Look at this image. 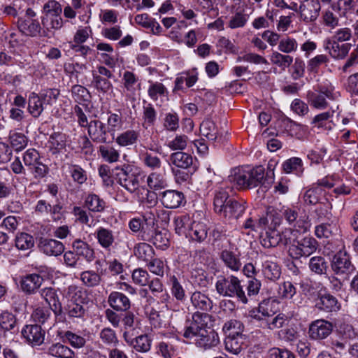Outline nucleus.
Masks as SVG:
<instances>
[{
  "mask_svg": "<svg viewBox=\"0 0 358 358\" xmlns=\"http://www.w3.org/2000/svg\"><path fill=\"white\" fill-rule=\"evenodd\" d=\"M60 94L57 89H46L39 94L31 92L28 97V112L34 117H39L47 106L56 103Z\"/></svg>",
  "mask_w": 358,
  "mask_h": 358,
  "instance_id": "f257e3e1",
  "label": "nucleus"
},
{
  "mask_svg": "<svg viewBox=\"0 0 358 358\" xmlns=\"http://www.w3.org/2000/svg\"><path fill=\"white\" fill-rule=\"evenodd\" d=\"M215 288L217 293L223 296L236 297L243 303L248 302L241 280L233 275L219 276L215 283Z\"/></svg>",
  "mask_w": 358,
  "mask_h": 358,
  "instance_id": "f03ea898",
  "label": "nucleus"
},
{
  "mask_svg": "<svg viewBox=\"0 0 358 358\" xmlns=\"http://www.w3.org/2000/svg\"><path fill=\"white\" fill-rule=\"evenodd\" d=\"M340 96L339 92L331 84L319 85L314 90H309L306 99L310 106L317 110L325 109L328 106L327 99L335 100Z\"/></svg>",
  "mask_w": 358,
  "mask_h": 358,
  "instance_id": "7ed1b4c3",
  "label": "nucleus"
},
{
  "mask_svg": "<svg viewBox=\"0 0 358 358\" xmlns=\"http://www.w3.org/2000/svg\"><path fill=\"white\" fill-rule=\"evenodd\" d=\"M300 208L298 206H282L280 210L286 222L293 227V231L304 234L308 231L310 224L306 215L299 216Z\"/></svg>",
  "mask_w": 358,
  "mask_h": 358,
  "instance_id": "20e7f679",
  "label": "nucleus"
},
{
  "mask_svg": "<svg viewBox=\"0 0 358 358\" xmlns=\"http://www.w3.org/2000/svg\"><path fill=\"white\" fill-rule=\"evenodd\" d=\"M36 15V13L31 8H27L24 16L18 18L17 27L24 35L30 37L43 36L42 24Z\"/></svg>",
  "mask_w": 358,
  "mask_h": 358,
  "instance_id": "39448f33",
  "label": "nucleus"
},
{
  "mask_svg": "<svg viewBox=\"0 0 358 358\" xmlns=\"http://www.w3.org/2000/svg\"><path fill=\"white\" fill-rule=\"evenodd\" d=\"M210 317L206 313H194L189 325L187 326L185 329L183 336L189 339H197L203 334H206V331L210 328L208 326V323L211 321Z\"/></svg>",
  "mask_w": 358,
  "mask_h": 358,
  "instance_id": "423d86ee",
  "label": "nucleus"
},
{
  "mask_svg": "<svg viewBox=\"0 0 358 358\" xmlns=\"http://www.w3.org/2000/svg\"><path fill=\"white\" fill-rule=\"evenodd\" d=\"M134 169L133 166L129 164L116 168L118 183L131 193L134 192L139 186V175Z\"/></svg>",
  "mask_w": 358,
  "mask_h": 358,
  "instance_id": "0eeeda50",
  "label": "nucleus"
},
{
  "mask_svg": "<svg viewBox=\"0 0 358 358\" xmlns=\"http://www.w3.org/2000/svg\"><path fill=\"white\" fill-rule=\"evenodd\" d=\"M291 245L289 248V255L296 259L302 257H309L317 248V241L313 237H304L301 241L294 242L292 238Z\"/></svg>",
  "mask_w": 358,
  "mask_h": 358,
  "instance_id": "6e6552de",
  "label": "nucleus"
},
{
  "mask_svg": "<svg viewBox=\"0 0 358 358\" xmlns=\"http://www.w3.org/2000/svg\"><path fill=\"white\" fill-rule=\"evenodd\" d=\"M292 233L291 229H286L280 234L275 229L270 228L261 236V244L266 248L275 247L279 244L287 245L292 243V237L289 236Z\"/></svg>",
  "mask_w": 358,
  "mask_h": 358,
  "instance_id": "1a4fd4ad",
  "label": "nucleus"
},
{
  "mask_svg": "<svg viewBox=\"0 0 358 358\" xmlns=\"http://www.w3.org/2000/svg\"><path fill=\"white\" fill-rule=\"evenodd\" d=\"M23 161L36 178H43L48 172V166L40 161V155L35 149L27 150L24 153Z\"/></svg>",
  "mask_w": 358,
  "mask_h": 358,
  "instance_id": "9d476101",
  "label": "nucleus"
},
{
  "mask_svg": "<svg viewBox=\"0 0 358 358\" xmlns=\"http://www.w3.org/2000/svg\"><path fill=\"white\" fill-rule=\"evenodd\" d=\"M332 331L331 322L325 320H316L310 324L308 334L311 340L319 341L327 338Z\"/></svg>",
  "mask_w": 358,
  "mask_h": 358,
  "instance_id": "9b49d317",
  "label": "nucleus"
},
{
  "mask_svg": "<svg viewBox=\"0 0 358 358\" xmlns=\"http://www.w3.org/2000/svg\"><path fill=\"white\" fill-rule=\"evenodd\" d=\"M159 215L157 210H152L144 213L141 218V237L143 241L150 240L152 234L155 232L157 227L156 216Z\"/></svg>",
  "mask_w": 358,
  "mask_h": 358,
  "instance_id": "f8f14e48",
  "label": "nucleus"
},
{
  "mask_svg": "<svg viewBox=\"0 0 358 358\" xmlns=\"http://www.w3.org/2000/svg\"><path fill=\"white\" fill-rule=\"evenodd\" d=\"M150 324L156 329L167 328L171 324V312L166 307L159 311L152 308L147 312Z\"/></svg>",
  "mask_w": 358,
  "mask_h": 358,
  "instance_id": "ddd939ff",
  "label": "nucleus"
},
{
  "mask_svg": "<svg viewBox=\"0 0 358 358\" xmlns=\"http://www.w3.org/2000/svg\"><path fill=\"white\" fill-rule=\"evenodd\" d=\"M331 268L337 275H348L355 268L352 264L349 256L345 252L339 251L333 257Z\"/></svg>",
  "mask_w": 358,
  "mask_h": 358,
  "instance_id": "4468645a",
  "label": "nucleus"
},
{
  "mask_svg": "<svg viewBox=\"0 0 358 358\" xmlns=\"http://www.w3.org/2000/svg\"><path fill=\"white\" fill-rule=\"evenodd\" d=\"M90 138L96 143H106L108 140V131L105 124L99 120H91L86 127Z\"/></svg>",
  "mask_w": 358,
  "mask_h": 358,
  "instance_id": "2eb2a0df",
  "label": "nucleus"
},
{
  "mask_svg": "<svg viewBox=\"0 0 358 358\" xmlns=\"http://www.w3.org/2000/svg\"><path fill=\"white\" fill-rule=\"evenodd\" d=\"M320 8L318 0H304L299 7L301 20L305 22L315 21L319 16Z\"/></svg>",
  "mask_w": 358,
  "mask_h": 358,
  "instance_id": "dca6fc26",
  "label": "nucleus"
},
{
  "mask_svg": "<svg viewBox=\"0 0 358 358\" xmlns=\"http://www.w3.org/2000/svg\"><path fill=\"white\" fill-rule=\"evenodd\" d=\"M27 341L32 346L41 345L45 339V331L39 325H27L22 331Z\"/></svg>",
  "mask_w": 358,
  "mask_h": 358,
  "instance_id": "f3484780",
  "label": "nucleus"
},
{
  "mask_svg": "<svg viewBox=\"0 0 358 358\" xmlns=\"http://www.w3.org/2000/svg\"><path fill=\"white\" fill-rule=\"evenodd\" d=\"M245 210L244 202L231 198L217 214L229 219H237L243 214Z\"/></svg>",
  "mask_w": 358,
  "mask_h": 358,
  "instance_id": "a211bd4d",
  "label": "nucleus"
},
{
  "mask_svg": "<svg viewBox=\"0 0 358 358\" xmlns=\"http://www.w3.org/2000/svg\"><path fill=\"white\" fill-rule=\"evenodd\" d=\"M228 178L229 182L237 189L249 188L248 166L236 167L233 169Z\"/></svg>",
  "mask_w": 358,
  "mask_h": 358,
  "instance_id": "6ab92c4d",
  "label": "nucleus"
},
{
  "mask_svg": "<svg viewBox=\"0 0 358 358\" xmlns=\"http://www.w3.org/2000/svg\"><path fill=\"white\" fill-rule=\"evenodd\" d=\"M41 297L49 305L50 308L57 315L62 312V306L57 291L52 287H45L41 290Z\"/></svg>",
  "mask_w": 358,
  "mask_h": 358,
  "instance_id": "aec40b11",
  "label": "nucleus"
},
{
  "mask_svg": "<svg viewBox=\"0 0 358 358\" xmlns=\"http://www.w3.org/2000/svg\"><path fill=\"white\" fill-rule=\"evenodd\" d=\"M41 24L43 27V36H50L54 34L55 31L63 27V20L61 15H42Z\"/></svg>",
  "mask_w": 358,
  "mask_h": 358,
  "instance_id": "412c9836",
  "label": "nucleus"
},
{
  "mask_svg": "<svg viewBox=\"0 0 358 358\" xmlns=\"http://www.w3.org/2000/svg\"><path fill=\"white\" fill-rule=\"evenodd\" d=\"M220 343L218 334L211 328L206 331V334L195 339L196 346L203 350L214 349L219 345Z\"/></svg>",
  "mask_w": 358,
  "mask_h": 358,
  "instance_id": "4be33fe9",
  "label": "nucleus"
},
{
  "mask_svg": "<svg viewBox=\"0 0 358 358\" xmlns=\"http://www.w3.org/2000/svg\"><path fill=\"white\" fill-rule=\"evenodd\" d=\"M229 187L225 182H222L213 192V207L214 210L217 213L221 211L224 206L231 198L229 197L228 189Z\"/></svg>",
  "mask_w": 358,
  "mask_h": 358,
  "instance_id": "5701e85b",
  "label": "nucleus"
},
{
  "mask_svg": "<svg viewBox=\"0 0 358 358\" xmlns=\"http://www.w3.org/2000/svg\"><path fill=\"white\" fill-rule=\"evenodd\" d=\"M208 230V228L206 223L193 221L188 229L187 237L196 243H201L206 239Z\"/></svg>",
  "mask_w": 358,
  "mask_h": 358,
  "instance_id": "b1692460",
  "label": "nucleus"
},
{
  "mask_svg": "<svg viewBox=\"0 0 358 358\" xmlns=\"http://www.w3.org/2000/svg\"><path fill=\"white\" fill-rule=\"evenodd\" d=\"M38 247L43 253L48 256L60 255L64 250V244L55 239H43Z\"/></svg>",
  "mask_w": 358,
  "mask_h": 358,
  "instance_id": "393cba45",
  "label": "nucleus"
},
{
  "mask_svg": "<svg viewBox=\"0 0 358 358\" xmlns=\"http://www.w3.org/2000/svg\"><path fill=\"white\" fill-rule=\"evenodd\" d=\"M352 45L350 43L339 44V42L328 41L324 46L329 55L334 59H344L348 54Z\"/></svg>",
  "mask_w": 358,
  "mask_h": 358,
  "instance_id": "a878e982",
  "label": "nucleus"
},
{
  "mask_svg": "<svg viewBox=\"0 0 358 358\" xmlns=\"http://www.w3.org/2000/svg\"><path fill=\"white\" fill-rule=\"evenodd\" d=\"M126 342L138 352L146 353L151 349L152 339L147 334L136 336L134 338L127 339L126 334H124Z\"/></svg>",
  "mask_w": 358,
  "mask_h": 358,
  "instance_id": "bb28decb",
  "label": "nucleus"
},
{
  "mask_svg": "<svg viewBox=\"0 0 358 358\" xmlns=\"http://www.w3.org/2000/svg\"><path fill=\"white\" fill-rule=\"evenodd\" d=\"M108 302L110 307L117 311H127L131 306L129 298L119 292H111L108 296Z\"/></svg>",
  "mask_w": 358,
  "mask_h": 358,
  "instance_id": "cd10ccee",
  "label": "nucleus"
},
{
  "mask_svg": "<svg viewBox=\"0 0 358 358\" xmlns=\"http://www.w3.org/2000/svg\"><path fill=\"white\" fill-rule=\"evenodd\" d=\"M183 200V194L176 190H166L162 193L161 201L164 206L167 208L179 207Z\"/></svg>",
  "mask_w": 358,
  "mask_h": 358,
  "instance_id": "c85d7f7f",
  "label": "nucleus"
},
{
  "mask_svg": "<svg viewBox=\"0 0 358 358\" xmlns=\"http://www.w3.org/2000/svg\"><path fill=\"white\" fill-rule=\"evenodd\" d=\"M43 278L36 273L27 275L20 281V286L23 292L27 294L34 293L42 285Z\"/></svg>",
  "mask_w": 358,
  "mask_h": 358,
  "instance_id": "c756f323",
  "label": "nucleus"
},
{
  "mask_svg": "<svg viewBox=\"0 0 358 358\" xmlns=\"http://www.w3.org/2000/svg\"><path fill=\"white\" fill-rule=\"evenodd\" d=\"M262 273L265 278L274 281L280 277L281 268L276 262L266 258L262 261Z\"/></svg>",
  "mask_w": 358,
  "mask_h": 358,
  "instance_id": "7c9ffc66",
  "label": "nucleus"
},
{
  "mask_svg": "<svg viewBox=\"0 0 358 358\" xmlns=\"http://www.w3.org/2000/svg\"><path fill=\"white\" fill-rule=\"evenodd\" d=\"M72 248L78 257H83L87 262H92L95 258L94 250L81 239H76L72 243Z\"/></svg>",
  "mask_w": 358,
  "mask_h": 358,
  "instance_id": "2f4dec72",
  "label": "nucleus"
},
{
  "mask_svg": "<svg viewBox=\"0 0 358 358\" xmlns=\"http://www.w3.org/2000/svg\"><path fill=\"white\" fill-rule=\"evenodd\" d=\"M239 256V253L236 251L224 250L221 252L220 258L227 268L233 271H238L242 266Z\"/></svg>",
  "mask_w": 358,
  "mask_h": 358,
  "instance_id": "473e14b6",
  "label": "nucleus"
},
{
  "mask_svg": "<svg viewBox=\"0 0 358 358\" xmlns=\"http://www.w3.org/2000/svg\"><path fill=\"white\" fill-rule=\"evenodd\" d=\"M317 307L325 312H334L340 309L337 299L330 294H324L320 296Z\"/></svg>",
  "mask_w": 358,
  "mask_h": 358,
  "instance_id": "72a5a7b5",
  "label": "nucleus"
},
{
  "mask_svg": "<svg viewBox=\"0 0 358 358\" xmlns=\"http://www.w3.org/2000/svg\"><path fill=\"white\" fill-rule=\"evenodd\" d=\"M149 189L152 190H159L166 187V180L165 178V171L164 172L153 171L150 173L146 180Z\"/></svg>",
  "mask_w": 358,
  "mask_h": 358,
  "instance_id": "f704fd0d",
  "label": "nucleus"
},
{
  "mask_svg": "<svg viewBox=\"0 0 358 358\" xmlns=\"http://www.w3.org/2000/svg\"><path fill=\"white\" fill-rule=\"evenodd\" d=\"M190 300L195 309L207 311L212 308V301L208 296L200 292H194L192 294Z\"/></svg>",
  "mask_w": 358,
  "mask_h": 358,
  "instance_id": "c9c22d12",
  "label": "nucleus"
},
{
  "mask_svg": "<svg viewBox=\"0 0 358 358\" xmlns=\"http://www.w3.org/2000/svg\"><path fill=\"white\" fill-rule=\"evenodd\" d=\"M148 94L152 101H157L168 95V90L163 83L157 81H148Z\"/></svg>",
  "mask_w": 358,
  "mask_h": 358,
  "instance_id": "e433bc0d",
  "label": "nucleus"
},
{
  "mask_svg": "<svg viewBox=\"0 0 358 358\" xmlns=\"http://www.w3.org/2000/svg\"><path fill=\"white\" fill-rule=\"evenodd\" d=\"M48 353L56 358H73L74 357V352L60 343L52 344L48 348Z\"/></svg>",
  "mask_w": 358,
  "mask_h": 358,
  "instance_id": "4c0bfd02",
  "label": "nucleus"
},
{
  "mask_svg": "<svg viewBox=\"0 0 358 358\" xmlns=\"http://www.w3.org/2000/svg\"><path fill=\"white\" fill-rule=\"evenodd\" d=\"M85 205L90 211L94 213L103 212L106 208V202L96 194L90 193L85 199Z\"/></svg>",
  "mask_w": 358,
  "mask_h": 358,
  "instance_id": "58836bf2",
  "label": "nucleus"
},
{
  "mask_svg": "<svg viewBox=\"0 0 358 358\" xmlns=\"http://www.w3.org/2000/svg\"><path fill=\"white\" fill-rule=\"evenodd\" d=\"M134 254L138 260L147 263L155 256V251L151 245L146 243H140L134 248Z\"/></svg>",
  "mask_w": 358,
  "mask_h": 358,
  "instance_id": "ea45409f",
  "label": "nucleus"
},
{
  "mask_svg": "<svg viewBox=\"0 0 358 358\" xmlns=\"http://www.w3.org/2000/svg\"><path fill=\"white\" fill-rule=\"evenodd\" d=\"M123 85L125 89L124 92L128 98H133L136 92L137 78L134 73L127 71L124 73L122 77Z\"/></svg>",
  "mask_w": 358,
  "mask_h": 358,
  "instance_id": "a19ab883",
  "label": "nucleus"
},
{
  "mask_svg": "<svg viewBox=\"0 0 358 358\" xmlns=\"http://www.w3.org/2000/svg\"><path fill=\"white\" fill-rule=\"evenodd\" d=\"M27 8L24 1L15 0L10 5L3 6L2 11L6 15L17 17L24 12L26 13Z\"/></svg>",
  "mask_w": 358,
  "mask_h": 358,
  "instance_id": "79ce46f5",
  "label": "nucleus"
},
{
  "mask_svg": "<svg viewBox=\"0 0 358 358\" xmlns=\"http://www.w3.org/2000/svg\"><path fill=\"white\" fill-rule=\"evenodd\" d=\"M139 137L137 131L129 129L120 133L115 138L116 143L121 147H127L134 145Z\"/></svg>",
  "mask_w": 358,
  "mask_h": 358,
  "instance_id": "37998d69",
  "label": "nucleus"
},
{
  "mask_svg": "<svg viewBox=\"0 0 358 358\" xmlns=\"http://www.w3.org/2000/svg\"><path fill=\"white\" fill-rule=\"evenodd\" d=\"M95 234L98 243L105 249L110 248L114 243L113 232L108 229L99 227L96 229Z\"/></svg>",
  "mask_w": 358,
  "mask_h": 358,
  "instance_id": "c03bdc74",
  "label": "nucleus"
},
{
  "mask_svg": "<svg viewBox=\"0 0 358 358\" xmlns=\"http://www.w3.org/2000/svg\"><path fill=\"white\" fill-rule=\"evenodd\" d=\"M249 173L248 185L249 188L257 187L264 183V169L262 166L255 168L248 166Z\"/></svg>",
  "mask_w": 358,
  "mask_h": 358,
  "instance_id": "a18cd8bd",
  "label": "nucleus"
},
{
  "mask_svg": "<svg viewBox=\"0 0 358 358\" xmlns=\"http://www.w3.org/2000/svg\"><path fill=\"white\" fill-rule=\"evenodd\" d=\"M170 160L173 165L182 169H187L193 163L192 157L183 152L172 153L170 155Z\"/></svg>",
  "mask_w": 358,
  "mask_h": 358,
  "instance_id": "49530a36",
  "label": "nucleus"
},
{
  "mask_svg": "<svg viewBox=\"0 0 358 358\" xmlns=\"http://www.w3.org/2000/svg\"><path fill=\"white\" fill-rule=\"evenodd\" d=\"M271 62L282 70L289 67L293 62V57L287 54H282L281 52L273 51L270 55Z\"/></svg>",
  "mask_w": 358,
  "mask_h": 358,
  "instance_id": "de8ad7c7",
  "label": "nucleus"
},
{
  "mask_svg": "<svg viewBox=\"0 0 358 358\" xmlns=\"http://www.w3.org/2000/svg\"><path fill=\"white\" fill-rule=\"evenodd\" d=\"M146 266L151 273L160 277H163L166 270L169 269L166 261L155 257L146 263Z\"/></svg>",
  "mask_w": 358,
  "mask_h": 358,
  "instance_id": "09e8293b",
  "label": "nucleus"
},
{
  "mask_svg": "<svg viewBox=\"0 0 358 358\" xmlns=\"http://www.w3.org/2000/svg\"><path fill=\"white\" fill-rule=\"evenodd\" d=\"M262 315L268 317L265 320V327L270 330L282 328L288 321V317L284 313H279L273 317H269V314L262 310Z\"/></svg>",
  "mask_w": 358,
  "mask_h": 358,
  "instance_id": "8fccbe9b",
  "label": "nucleus"
},
{
  "mask_svg": "<svg viewBox=\"0 0 358 358\" xmlns=\"http://www.w3.org/2000/svg\"><path fill=\"white\" fill-rule=\"evenodd\" d=\"M15 245L20 250H27L34 245V237L27 233H17L15 238Z\"/></svg>",
  "mask_w": 358,
  "mask_h": 358,
  "instance_id": "3c124183",
  "label": "nucleus"
},
{
  "mask_svg": "<svg viewBox=\"0 0 358 358\" xmlns=\"http://www.w3.org/2000/svg\"><path fill=\"white\" fill-rule=\"evenodd\" d=\"M73 99L79 104H85L90 101V93L87 88L80 85H75L71 88Z\"/></svg>",
  "mask_w": 358,
  "mask_h": 358,
  "instance_id": "603ef678",
  "label": "nucleus"
},
{
  "mask_svg": "<svg viewBox=\"0 0 358 358\" xmlns=\"http://www.w3.org/2000/svg\"><path fill=\"white\" fill-rule=\"evenodd\" d=\"M140 159L143 162V165L152 170H157L161 168L162 161L156 155H152L148 150L142 151L140 153Z\"/></svg>",
  "mask_w": 358,
  "mask_h": 358,
  "instance_id": "864d4df0",
  "label": "nucleus"
},
{
  "mask_svg": "<svg viewBox=\"0 0 358 358\" xmlns=\"http://www.w3.org/2000/svg\"><path fill=\"white\" fill-rule=\"evenodd\" d=\"M200 132L202 136L211 141H215L217 138V129L215 124L209 119L202 122L200 125Z\"/></svg>",
  "mask_w": 358,
  "mask_h": 358,
  "instance_id": "5fc2aeb1",
  "label": "nucleus"
},
{
  "mask_svg": "<svg viewBox=\"0 0 358 358\" xmlns=\"http://www.w3.org/2000/svg\"><path fill=\"white\" fill-rule=\"evenodd\" d=\"M243 338L241 335L227 336L224 340L225 349L234 354L238 355L242 350Z\"/></svg>",
  "mask_w": 358,
  "mask_h": 358,
  "instance_id": "6e6d98bb",
  "label": "nucleus"
},
{
  "mask_svg": "<svg viewBox=\"0 0 358 358\" xmlns=\"http://www.w3.org/2000/svg\"><path fill=\"white\" fill-rule=\"evenodd\" d=\"M9 141L12 148L18 152L27 145L28 138L22 133L11 131L9 134Z\"/></svg>",
  "mask_w": 358,
  "mask_h": 358,
  "instance_id": "4d7b16f0",
  "label": "nucleus"
},
{
  "mask_svg": "<svg viewBox=\"0 0 358 358\" xmlns=\"http://www.w3.org/2000/svg\"><path fill=\"white\" fill-rule=\"evenodd\" d=\"M155 353L162 358H173L176 354V348L171 343L161 341L155 345Z\"/></svg>",
  "mask_w": 358,
  "mask_h": 358,
  "instance_id": "13d9d810",
  "label": "nucleus"
},
{
  "mask_svg": "<svg viewBox=\"0 0 358 358\" xmlns=\"http://www.w3.org/2000/svg\"><path fill=\"white\" fill-rule=\"evenodd\" d=\"M308 266L311 271L318 275L325 273L328 268L327 262L321 256H315L310 258Z\"/></svg>",
  "mask_w": 358,
  "mask_h": 358,
  "instance_id": "bf43d9fd",
  "label": "nucleus"
},
{
  "mask_svg": "<svg viewBox=\"0 0 358 358\" xmlns=\"http://www.w3.org/2000/svg\"><path fill=\"white\" fill-rule=\"evenodd\" d=\"M92 85L99 92L107 93L113 88L112 83L106 78H102L97 74L96 71H92Z\"/></svg>",
  "mask_w": 358,
  "mask_h": 358,
  "instance_id": "052dcab7",
  "label": "nucleus"
},
{
  "mask_svg": "<svg viewBox=\"0 0 358 358\" xmlns=\"http://www.w3.org/2000/svg\"><path fill=\"white\" fill-rule=\"evenodd\" d=\"M169 284L173 296L178 301H183L185 298V291L176 275L169 276Z\"/></svg>",
  "mask_w": 358,
  "mask_h": 358,
  "instance_id": "680f3d73",
  "label": "nucleus"
},
{
  "mask_svg": "<svg viewBox=\"0 0 358 358\" xmlns=\"http://www.w3.org/2000/svg\"><path fill=\"white\" fill-rule=\"evenodd\" d=\"M324 189L320 187H316L315 185L307 189L303 196V201L307 204L315 205L319 200Z\"/></svg>",
  "mask_w": 358,
  "mask_h": 358,
  "instance_id": "e2e57ef3",
  "label": "nucleus"
},
{
  "mask_svg": "<svg viewBox=\"0 0 358 358\" xmlns=\"http://www.w3.org/2000/svg\"><path fill=\"white\" fill-rule=\"evenodd\" d=\"M122 125L123 120L120 114L112 113L108 114L106 128L108 133L114 135L116 131H118L122 129Z\"/></svg>",
  "mask_w": 358,
  "mask_h": 358,
  "instance_id": "0e129e2a",
  "label": "nucleus"
},
{
  "mask_svg": "<svg viewBox=\"0 0 358 358\" xmlns=\"http://www.w3.org/2000/svg\"><path fill=\"white\" fill-rule=\"evenodd\" d=\"M298 49V43L294 38L286 36L280 39L278 50L283 53L289 54L294 52Z\"/></svg>",
  "mask_w": 358,
  "mask_h": 358,
  "instance_id": "69168bd1",
  "label": "nucleus"
},
{
  "mask_svg": "<svg viewBox=\"0 0 358 358\" xmlns=\"http://www.w3.org/2000/svg\"><path fill=\"white\" fill-rule=\"evenodd\" d=\"M249 16L241 12H236L230 17L228 22V27L231 29L243 28L245 26L248 21Z\"/></svg>",
  "mask_w": 358,
  "mask_h": 358,
  "instance_id": "338daca9",
  "label": "nucleus"
},
{
  "mask_svg": "<svg viewBox=\"0 0 358 358\" xmlns=\"http://www.w3.org/2000/svg\"><path fill=\"white\" fill-rule=\"evenodd\" d=\"M222 329L225 333L226 336H236L241 335L243 326L240 321L236 320H231L224 324Z\"/></svg>",
  "mask_w": 358,
  "mask_h": 358,
  "instance_id": "774afa93",
  "label": "nucleus"
}]
</instances>
